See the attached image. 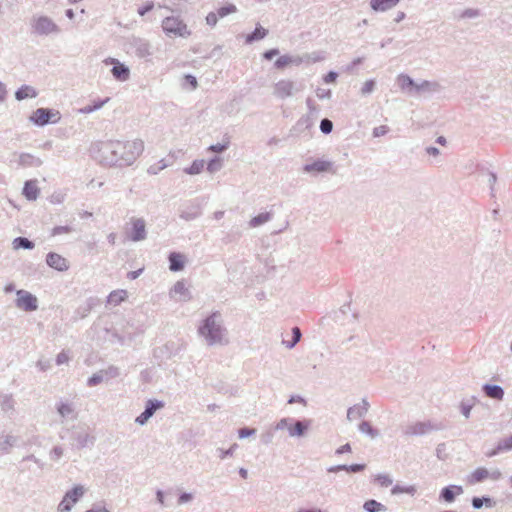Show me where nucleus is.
Returning a JSON list of instances; mask_svg holds the SVG:
<instances>
[{
    "mask_svg": "<svg viewBox=\"0 0 512 512\" xmlns=\"http://www.w3.org/2000/svg\"><path fill=\"white\" fill-rule=\"evenodd\" d=\"M481 15V12L477 8H466L459 15V19H476Z\"/></svg>",
    "mask_w": 512,
    "mask_h": 512,
    "instance_id": "47",
    "label": "nucleus"
},
{
    "mask_svg": "<svg viewBox=\"0 0 512 512\" xmlns=\"http://www.w3.org/2000/svg\"><path fill=\"white\" fill-rule=\"evenodd\" d=\"M267 34H268L267 29L263 28L260 25H257L255 27L254 31L246 36L245 42L247 44H251L255 41H259V40L265 38L267 36Z\"/></svg>",
    "mask_w": 512,
    "mask_h": 512,
    "instance_id": "34",
    "label": "nucleus"
},
{
    "mask_svg": "<svg viewBox=\"0 0 512 512\" xmlns=\"http://www.w3.org/2000/svg\"><path fill=\"white\" fill-rule=\"evenodd\" d=\"M60 119V112L51 108H38L29 117V120L33 124L40 127L48 124H56Z\"/></svg>",
    "mask_w": 512,
    "mask_h": 512,
    "instance_id": "6",
    "label": "nucleus"
},
{
    "mask_svg": "<svg viewBox=\"0 0 512 512\" xmlns=\"http://www.w3.org/2000/svg\"><path fill=\"white\" fill-rule=\"evenodd\" d=\"M302 337L301 329L297 326L292 328V339L291 340H283V344L286 348L292 349L296 346V344L300 341Z\"/></svg>",
    "mask_w": 512,
    "mask_h": 512,
    "instance_id": "41",
    "label": "nucleus"
},
{
    "mask_svg": "<svg viewBox=\"0 0 512 512\" xmlns=\"http://www.w3.org/2000/svg\"><path fill=\"white\" fill-rule=\"evenodd\" d=\"M369 409V403L366 400H362L361 403L350 407L347 411V419L352 421L355 419L362 418L366 415Z\"/></svg>",
    "mask_w": 512,
    "mask_h": 512,
    "instance_id": "23",
    "label": "nucleus"
},
{
    "mask_svg": "<svg viewBox=\"0 0 512 512\" xmlns=\"http://www.w3.org/2000/svg\"><path fill=\"white\" fill-rule=\"evenodd\" d=\"M313 120L310 115L301 117L297 123L291 128L289 136L291 137H310V128Z\"/></svg>",
    "mask_w": 512,
    "mask_h": 512,
    "instance_id": "15",
    "label": "nucleus"
},
{
    "mask_svg": "<svg viewBox=\"0 0 512 512\" xmlns=\"http://www.w3.org/2000/svg\"><path fill=\"white\" fill-rule=\"evenodd\" d=\"M46 263L49 267L60 272L66 271L69 268L67 260L55 252H49L46 255Z\"/></svg>",
    "mask_w": 512,
    "mask_h": 512,
    "instance_id": "21",
    "label": "nucleus"
},
{
    "mask_svg": "<svg viewBox=\"0 0 512 512\" xmlns=\"http://www.w3.org/2000/svg\"><path fill=\"white\" fill-rule=\"evenodd\" d=\"M375 481L382 487H388L393 483V479L388 474L377 475Z\"/></svg>",
    "mask_w": 512,
    "mask_h": 512,
    "instance_id": "54",
    "label": "nucleus"
},
{
    "mask_svg": "<svg viewBox=\"0 0 512 512\" xmlns=\"http://www.w3.org/2000/svg\"><path fill=\"white\" fill-rule=\"evenodd\" d=\"M104 380H105L104 373L101 372V370H100V371L94 373L91 377L88 378L87 385L89 387H94V386H97L100 383H102Z\"/></svg>",
    "mask_w": 512,
    "mask_h": 512,
    "instance_id": "48",
    "label": "nucleus"
},
{
    "mask_svg": "<svg viewBox=\"0 0 512 512\" xmlns=\"http://www.w3.org/2000/svg\"><path fill=\"white\" fill-rule=\"evenodd\" d=\"M463 493L462 486L451 485L443 488L440 492L439 499L443 500L447 503L454 502L457 495H461Z\"/></svg>",
    "mask_w": 512,
    "mask_h": 512,
    "instance_id": "25",
    "label": "nucleus"
},
{
    "mask_svg": "<svg viewBox=\"0 0 512 512\" xmlns=\"http://www.w3.org/2000/svg\"><path fill=\"white\" fill-rule=\"evenodd\" d=\"M114 140L98 141L92 143L89 149L90 156L100 165L114 166Z\"/></svg>",
    "mask_w": 512,
    "mask_h": 512,
    "instance_id": "3",
    "label": "nucleus"
},
{
    "mask_svg": "<svg viewBox=\"0 0 512 512\" xmlns=\"http://www.w3.org/2000/svg\"><path fill=\"white\" fill-rule=\"evenodd\" d=\"M72 231H73V228L71 226H68V225H65V226H55L52 229L51 235L52 236H56V235H60V234L71 233Z\"/></svg>",
    "mask_w": 512,
    "mask_h": 512,
    "instance_id": "58",
    "label": "nucleus"
},
{
    "mask_svg": "<svg viewBox=\"0 0 512 512\" xmlns=\"http://www.w3.org/2000/svg\"><path fill=\"white\" fill-rule=\"evenodd\" d=\"M69 360H70V356H69L68 351L63 350L56 356L55 362L57 365H62V364L68 363Z\"/></svg>",
    "mask_w": 512,
    "mask_h": 512,
    "instance_id": "63",
    "label": "nucleus"
},
{
    "mask_svg": "<svg viewBox=\"0 0 512 512\" xmlns=\"http://www.w3.org/2000/svg\"><path fill=\"white\" fill-rule=\"evenodd\" d=\"M272 219V213L271 212H263V213H260L258 214L257 216L253 217L250 221H249V226L250 227H258L268 221H270Z\"/></svg>",
    "mask_w": 512,
    "mask_h": 512,
    "instance_id": "39",
    "label": "nucleus"
},
{
    "mask_svg": "<svg viewBox=\"0 0 512 512\" xmlns=\"http://www.w3.org/2000/svg\"><path fill=\"white\" fill-rule=\"evenodd\" d=\"M170 295H179L178 301L187 302L192 299V295L186 286L184 280L177 281L170 290Z\"/></svg>",
    "mask_w": 512,
    "mask_h": 512,
    "instance_id": "22",
    "label": "nucleus"
},
{
    "mask_svg": "<svg viewBox=\"0 0 512 512\" xmlns=\"http://www.w3.org/2000/svg\"><path fill=\"white\" fill-rule=\"evenodd\" d=\"M482 389L485 395L491 399L502 400L504 397V390L499 385L485 384Z\"/></svg>",
    "mask_w": 512,
    "mask_h": 512,
    "instance_id": "32",
    "label": "nucleus"
},
{
    "mask_svg": "<svg viewBox=\"0 0 512 512\" xmlns=\"http://www.w3.org/2000/svg\"><path fill=\"white\" fill-rule=\"evenodd\" d=\"M218 15L217 13L215 12H210L208 13V15L206 16V23L211 26V27H214L216 26L217 22H218Z\"/></svg>",
    "mask_w": 512,
    "mask_h": 512,
    "instance_id": "64",
    "label": "nucleus"
},
{
    "mask_svg": "<svg viewBox=\"0 0 512 512\" xmlns=\"http://www.w3.org/2000/svg\"><path fill=\"white\" fill-rule=\"evenodd\" d=\"M222 167V160L219 157L212 158L207 164V170L211 173L220 170Z\"/></svg>",
    "mask_w": 512,
    "mask_h": 512,
    "instance_id": "53",
    "label": "nucleus"
},
{
    "mask_svg": "<svg viewBox=\"0 0 512 512\" xmlns=\"http://www.w3.org/2000/svg\"><path fill=\"white\" fill-rule=\"evenodd\" d=\"M238 448V444L237 443H234L230 446V448L228 449H223V448H218L217 449V453H218V457L223 460L227 457H232L235 450Z\"/></svg>",
    "mask_w": 512,
    "mask_h": 512,
    "instance_id": "49",
    "label": "nucleus"
},
{
    "mask_svg": "<svg viewBox=\"0 0 512 512\" xmlns=\"http://www.w3.org/2000/svg\"><path fill=\"white\" fill-rule=\"evenodd\" d=\"M22 193L28 201H35L38 198L39 193H40V189L37 186V180L36 179L27 180L24 183Z\"/></svg>",
    "mask_w": 512,
    "mask_h": 512,
    "instance_id": "26",
    "label": "nucleus"
},
{
    "mask_svg": "<svg viewBox=\"0 0 512 512\" xmlns=\"http://www.w3.org/2000/svg\"><path fill=\"white\" fill-rule=\"evenodd\" d=\"M15 443L16 437L9 434H0V450L2 452L8 453Z\"/></svg>",
    "mask_w": 512,
    "mask_h": 512,
    "instance_id": "36",
    "label": "nucleus"
},
{
    "mask_svg": "<svg viewBox=\"0 0 512 512\" xmlns=\"http://www.w3.org/2000/svg\"><path fill=\"white\" fill-rule=\"evenodd\" d=\"M229 147V141L225 142V143H217V144H213L211 145L208 150L209 151H212V152H216V153H222L224 152L225 150H227V148Z\"/></svg>",
    "mask_w": 512,
    "mask_h": 512,
    "instance_id": "59",
    "label": "nucleus"
},
{
    "mask_svg": "<svg viewBox=\"0 0 512 512\" xmlns=\"http://www.w3.org/2000/svg\"><path fill=\"white\" fill-rule=\"evenodd\" d=\"M165 406V403L157 399H149L145 404L144 411L136 417L135 422L141 426L145 425L155 412Z\"/></svg>",
    "mask_w": 512,
    "mask_h": 512,
    "instance_id": "11",
    "label": "nucleus"
},
{
    "mask_svg": "<svg viewBox=\"0 0 512 512\" xmlns=\"http://www.w3.org/2000/svg\"><path fill=\"white\" fill-rule=\"evenodd\" d=\"M202 214V207L197 199L185 204L179 213V217L185 221H192Z\"/></svg>",
    "mask_w": 512,
    "mask_h": 512,
    "instance_id": "17",
    "label": "nucleus"
},
{
    "mask_svg": "<svg viewBox=\"0 0 512 512\" xmlns=\"http://www.w3.org/2000/svg\"><path fill=\"white\" fill-rule=\"evenodd\" d=\"M37 94L38 93L34 87L29 86V85H22L15 92V98L18 101H21V100H24L27 98H34L37 96Z\"/></svg>",
    "mask_w": 512,
    "mask_h": 512,
    "instance_id": "33",
    "label": "nucleus"
},
{
    "mask_svg": "<svg viewBox=\"0 0 512 512\" xmlns=\"http://www.w3.org/2000/svg\"><path fill=\"white\" fill-rule=\"evenodd\" d=\"M363 509L366 512H386L387 510V508L383 504L373 499L367 500L363 504Z\"/></svg>",
    "mask_w": 512,
    "mask_h": 512,
    "instance_id": "40",
    "label": "nucleus"
},
{
    "mask_svg": "<svg viewBox=\"0 0 512 512\" xmlns=\"http://www.w3.org/2000/svg\"><path fill=\"white\" fill-rule=\"evenodd\" d=\"M153 8H154V2L148 1L144 5L138 7L137 12L140 16H144L148 12H150Z\"/></svg>",
    "mask_w": 512,
    "mask_h": 512,
    "instance_id": "60",
    "label": "nucleus"
},
{
    "mask_svg": "<svg viewBox=\"0 0 512 512\" xmlns=\"http://www.w3.org/2000/svg\"><path fill=\"white\" fill-rule=\"evenodd\" d=\"M198 332L210 346L228 344L227 329L221 324V314L218 311L211 313L203 320Z\"/></svg>",
    "mask_w": 512,
    "mask_h": 512,
    "instance_id": "1",
    "label": "nucleus"
},
{
    "mask_svg": "<svg viewBox=\"0 0 512 512\" xmlns=\"http://www.w3.org/2000/svg\"><path fill=\"white\" fill-rule=\"evenodd\" d=\"M84 488L81 485L74 486L71 490L67 491L58 505L59 512L71 511L73 505L83 496Z\"/></svg>",
    "mask_w": 512,
    "mask_h": 512,
    "instance_id": "10",
    "label": "nucleus"
},
{
    "mask_svg": "<svg viewBox=\"0 0 512 512\" xmlns=\"http://www.w3.org/2000/svg\"><path fill=\"white\" fill-rule=\"evenodd\" d=\"M498 450H512V436L504 438L498 442Z\"/></svg>",
    "mask_w": 512,
    "mask_h": 512,
    "instance_id": "57",
    "label": "nucleus"
},
{
    "mask_svg": "<svg viewBox=\"0 0 512 512\" xmlns=\"http://www.w3.org/2000/svg\"><path fill=\"white\" fill-rule=\"evenodd\" d=\"M131 230L128 233L130 240L139 242L147 237L146 223L143 218H132L131 219Z\"/></svg>",
    "mask_w": 512,
    "mask_h": 512,
    "instance_id": "16",
    "label": "nucleus"
},
{
    "mask_svg": "<svg viewBox=\"0 0 512 512\" xmlns=\"http://www.w3.org/2000/svg\"><path fill=\"white\" fill-rule=\"evenodd\" d=\"M42 160L30 153H20L18 155V165L23 168L39 167L42 165Z\"/></svg>",
    "mask_w": 512,
    "mask_h": 512,
    "instance_id": "27",
    "label": "nucleus"
},
{
    "mask_svg": "<svg viewBox=\"0 0 512 512\" xmlns=\"http://www.w3.org/2000/svg\"><path fill=\"white\" fill-rule=\"evenodd\" d=\"M397 83L403 92L409 95H415L417 82H415L409 75H398Z\"/></svg>",
    "mask_w": 512,
    "mask_h": 512,
    "instance_id": "24",
    "label": "nucleus"
},
{
    "mask_svg": "<svg viewBox=\"0 0 512 512\" xmlns=\"http://www.w3.org/2000/svg\"><path fill=\"white\" fill-rule=\"evenodd\" d=\"M359 431L368 435L371 439H375L379 436L378 430L374 429L367 421H363L359 424Z\"/></svg>",
    "mask_w": 512,
    "mask_h": 512,
    "instance_id": "42",
    "label": "nucleus"
},
{
    "mask_svg": "<svg viewBox=\"0 0 512 512\" xmlns=\"http://www.w3.org/2000/svg\"><path fill=\"white\" fill-rule=\"evenodd\" d=\"M113 150L115 167H128L132 165L144 151V142L141 139L132 141L114 140Z\"/></svg>",
    "mask_w": 512,
    "mask_h": 512,
    "instance_id": "2",
    "label": "nucleus"
},
{
    "mask_svg": "<svg viewBox=\"0 0 512 512\" xmlns=\"http://www.w3.org/2000/svg\"><path fill=\"white\" fill-rule=\"evenodd\" d=\"M442 90V86L436 81L423 80L417 82L415 95L425 96L432 93H437Z\"/></svg>",
    "mask_w": 512,
    "mask_h": 512,
    "instance_id": "20",
    "label": "nucleus"
},
{
    "mask_svg": "<svg viewBox=\"0 0 512 512\" xmlns=\"http://www.w3.org/2000/svg\"><path fill=\"white\" fill-rule=\"evenodd\" d=\"M236 11L237 8L234 4H227L225 6L220 7L216 13L220 18H223L231 13H235Z\"/></svg>",
    "mask_w": 512,
    "mask_h": 512,
    "instance_id": "51",
    "label": "nucleus"
},
{
    "mask_svg": "<svg viewBox=\"0 0 512 512\" xmlns=\"http://www.w3.org/2000/svg\"><path fill=\"white\" fill-rule=\"evenodd\" d=\"M162 29L167 35L181 36L185 37L190 35V32L187 30V25L180 20L178 17H166L162 21Z\"/></svg>",
    "mask_w": 512,
    "mask_h": 512,
    "instance_id": "8",
    "label": "nucleus"
},
{
    "mask_svg": "<svg viewBox=\"0 0 512 512\" xmlns=\"http://www.w3.org/2000/svg\"><path fill=\"white\" fill-rule=\"evenodd\" d=\"M100 305V300L97 297H88L82 304H80L74 311L72 321L77 322L86 318L90 312Z\"/></svg>",
    "mask_w": 512,
    "mask_h": 512,
    "instance_id": "14",
    "label": "nucleus"
},
{
    "mask_svg": "<svg viewBox=\"0 0 512 512\" xmlns=\"http://www.w3.org/2000/svg\"><path fill=\"white\" fill-rule=\"evenodd\" d=\"M415 492H416V487L413 485H409V486L395 485L391 490L392 495H397V494H401V493L414 495Z\"/></svg>",
    "mask_w": 512,
    "mask_h": 512,
    "instance_id": "46",
    "label": "nucleus"
},
{
    "mask_svg": "<svg viewBox=\"0 0 512 512\" xmlns=\"http://www.w3.org/2000/svg\"><path fill=\"white\" fill-rule=\"evenodd\" d=\"M303 170L305 172H312V171H314L316 173H320V159H316L311 164L304 165Z\"/></svg>",
    "mask_w": 512,
    "mask_h": 512,
    "instance_id": "62",
    "label": "nucleus"
},
{
    "mask_svg": "<svg viewBox=\"0 0 512 512\" xmlns=\"http://www.w3.org/2000/svg\"><path fill=\"white\" fill-rule=\"evenodd\" d=\"M31 32L37 36H48L50 34H58L60 28L48 16H33L30 22Z\"/></svg>",
    "mask_w": 512,
    "mask_h": 512,
    "instance_id": "4",
    "label": "nucleus"
},
{
    "mask_svg": "<svg viewBox=\"0 0 512 512\" xmlns=\"http://www.w3.org/2000/svg\"><path fill=\"white\" fill-rule=\"evenodd\" d=\"M73 438L76 440L77 447L79 449H82V448H85V447H89V446H93L94 441H95V438L93 436H91L86 431L75 432L73 434Z\"/></svg>",
    "mask_w": 512,
    "mask_h": 512,
    "instance_id": "30",
    "label": "nucleus"
},
{
    "mask_svg": "<svg viewBox=\"0 0 512 512\" xmlns=\"http://www.w3.org/2000/svg\"><path fill=\"white\" fill-rule=\"evenodd\" d=\"M168 166V164L166 163L165 159H161L160 161H158L157 163L151 165L147 172L148 174L150 175H156L158 174L160 171H162L163 169H165L166 167Z\"/></svg>",
    "mask_w": 512,
    "mask_h": 512,
    "instance_id": "50",
    "label": "nucleus"
},
{
    "mask_svg": "<svg viewBox=\"0 0 512 512\" xmlns=\"http://www.w3.org/2000/svg\"><path fill=\"white\" fill-rule=\"evenodd\" d=\"M15 401L13 399L12 394H5L1 396L0 398V406L1 409L5 412L13 410L14 409Z\"/></svg>",
    "mask_w": 512,
    "mask_h": 512,
    "instance_id": "44",
    "label": "nucleus"
},
{
    "mask_svg": "<svg viewBox=\"0 0 512 512\" xmlns=\"http://www.w3.org/2000/svg\"><path fill=\"white\" fill-rule=\"evenodd\" d=\"M57 410L62 417H68L74 411L71 404L63 402L58 404Z\"/></svg>",
    "mask_w": 512,
    "mask_h": 512,
    "instance_id": "52",
    "label": "nucleus"
},
{
    "mask_svg": "<svg viewBox=\"0 0 512 512\" xmlns=\"http://www.w3.org/2000/svg\"><path fill=\"white\" fill-rule=\"evenodd\" d=\"M255 433H256V429L249 428V427H243L238 430V437L240 439H244V438L254 435Z\"/></svg>",
    "mask_w": 512,
    "mask_h": 512,
    "instance_id": "61",
    "label": "nucleus"
},
{
    "mask_svg": "<svg viewBox=\"0 0 512 512\" xmlns=\"http://www.w3.org/2000/svg\"><path fill=\"white\" fill-rule=\"evenodd\" d=\"M311 420H295L294 418H282L276 425V429H287L291 437H302L308 431Z\"/></svg>",
    "mask_w": 512,
    "mask_h": 512,
    "instance_id": "5",
    "label": "nucleus"
},
{
    "mask_svg": "<svg viewBox=\"0 0 512 512\" xmlns=\"http://www.w3.org/2000/svg\"><path fill=\"white\" fill-rule=\"evenodd\" d=\"M101 372L104 373V378L106 380L115 378L119 375V369L115 366H109L107 369L101 370Z\"/></svg>",
    "mask_w": 512,
    "mask_h": 512,
    "instance_id": "56",
    "label": "nucleus"
},
{
    "mask_svg": "<svg viewBox=\"0 0 512 512\" xmlns=\"http://www.w3.org/2000/svg\"><path fill=\"white\" fill-rule=\"evenodd\" d=\"M375 90V81L374 80H367L364 82L363 86L361 87L360 93L362 96H366L371 94Z\"/></svg>",
    "mask_w": 512,
    "mask_h": 512,
    "instance_id": "55",
    "label": "nucleus"
},
{
    "mask_svg": "<svg viewBox=\"0 0 512 512\" xmlns=\"http://www.w3.org/2000/svg\"><path fill=\"white\" fill-rule=\"evenodd\" d=\"M204 168L203 160H194L189 167L184 169V172L190 175L199 174Z\"/></svg>",
    "mask_w": 512,
    "mask_h": 512,
    "instance_id": "45",
    "label": "nucleus"
},
{
    "mask_svg": "<svg viewBox=\"0 0 512 512\" xmlns=\"http://www.w3.org/2000/svg\"><path fill=\"white\" fill-rule=\"evenodd\" d=\"M13 244H14V248L16 249H27V250H30V249H33L34 248V242L29 240L28 238L26 237H17L14 239L13 241Z\"/></svg>",
    "mask_w": 512,
    "mask_h": 512,
    "instance_id": "43",
    "label": "nucleus"
},
{
    "mask_svg": "<svg viewBox=\"0 0 512 512\" xmlns=\"http://www.w3.org/2000/svg\"><path fill=\"white\" fill-rule=\"evenodd\" d=\"M364 469H365V464H352V465L343 464V465L331 466L327 469V471L328 472H337L340 470H345L347 472L357 473Z\"/></svg>",
    "mask_w": 512,
    "mask_h": 512,
    "instance_id": "35",
    "label": "nucleus"
},
{
    "mask_svg": "<svg viewBox=\"0 0 512 512\" xmlns=\"http://www.w3.org/2000/svg\"><path fill=\"white\" fill-rule=\"evenodd\" d=\"M109 101V97L105 99H98L93 101L91 104H88L82 107L79 111L82 114H90L100 108H102Z\"/></svg>",
    "mask_w": 512,
    "mask_h": 512,
    "instance_id": "37",
    "label": "nucleus"
},
{
    "mask_svg": "<svg viewBox=\"0 0 512 512\" xmlns=\"http://www.w3.org/2000/svg\"><path fill=\"white\" fill-rule=\"evenodd\" d=\"M106 64H113V67L111 69V73L113 77L120 82H125L130 77V70L129 68L121 63L119 60L114 58H108L105 60Z\"/></svg>",
    "mask_w": 512,
    "mask_h": 512,
    "instance_id": "18",
    "label": "nucleus"
},
{
    "mask_svg": "<svg viewBox=\"0 0 512 512\" xmlns=\"http://www.w3.org/2000/svg\"><path fill=\"white\" fill-rule=\"evenodd\" d=\"M169 269L173 272H178L184 269L185 257L181 253L171 252L168 256Z\"/></svg>",
    "mask_w": 512,
    "mask_h": 512,
    "instance_id": "29",
    "label": "nucleus"
},
{
    "mask_svg": "<svg viewBox=\"0 0 512 512\" xmlns=\"http://www.w3.org/2000/svg\"><path fill=\"white\" fill-rule=\"evenodd\" d=\"M400 0H370V7L375 12H386L391 10Z\"/></svg>",
    "mask_w": 512,
    "mask_h": 512,
    "instance_id": "28",
    "label": "nucleus"
},
{
    "mask_svg": "<svg viewBox=\"0 0 512 512\" xmlns=\"http://www.w3.org/2000/svg\"><path fill=\"white\" fill-rule=\"evenodd\" d=\"M439 429L440 428L436 424H433L430 421L416 422L407 425L404 429V434L407 436H422Z\"/></svg>",
    "mask_w": 512,
    "mask_h": 512,
    "instance_id": "12",
    "label": "nucleus"
},
{
    "mask_svg": "<svg viewBox=\"0 0 512 512\" xmlns=\"http://www.w3.org/2000/svg\"><path fill=\"white\" fill-rule=\"evenodd\" d=\"M301 63L302 59L298 56L282 55L274 62V67L276 69H284L288 65H299Z\"/></svg>",
    "mask_w": 512,
    "mask_h": 512,
    "instance_id": "31",
    "label": "nucleus"
},
{
    "mask_svg": "<svg viewBox=\"0 0 512 512\" xmlns=\"http://www.w3.org/2000/svg\"><path fill=\"white\" fill-rule=\"evenodd\" d=\"M295 90V82L290 80H280L274 85V95L281 99L292 96Z\"/></svg>",
    "mask_w": 512,
    "mask_h": 512,
    "instance_id": "19",
    "label": "nucleus"
},
{
    "mask_svg": "<svg viewBox=\"0 0 512 512\" xmlns=\"http://www.w3.org/2000/svg\"><path fill=\"white\" fill-rule=\"evenodd\" d=\"M128 45L134 54L139 58H148L152 55L151 46L145 39L139 37H131Z\"/></svg>",
    "mask_w": 512,
    "mask_h": 512,
    "instance_id": "13",
    "label": "nucleus"
},
{
    "mask_svg": "<svg viewBox=\"0 0 512 512\" xmlns=\"http://www.w3.org/2000/svg\"><path fill=\"white\" fill-rule=\"evenodd\" d=\"M16 295L15 305L17 308L25 312H32L38 309V299L29 291L20 289L16 291Z\"/></svg>",
    "mask_w": 512,
    "mask_h": 512,
    "instance_id": "9",
    "label": "nucleus"
},
{
    "mask_svg": "<svg viewBox=\"0 0 512 512\" xmlns=\"http://www.w3.org/2000/svg\"><path fill=\"white\" fill-rule=\"evenodd\" d=\"M127 297L126 290H115L112 291L107 297V303L112 305H119Z\"/></svg>",
    "mask_w": 512,
    "mask_h": 512,
    "instance_id": "38",
    "label": "nucleus"
},
{
    "mask_svg": "<svg viewBox=\"0 0 512 512\" xmlns=\"http://www.w3.org/2000/svg\"><path fill=\"white\" fill-rule=\"evenodd\" d=\"M502 476V472L498 468L487 469L485 467H478L467 476V483L474 485L481 483L486 479L498 481Z\"/></svg>",
    "mask_w": 512,
    "mask_h": 512,
    "instance_id": "7",
    "label": "nucleus"
}]
</instances>
